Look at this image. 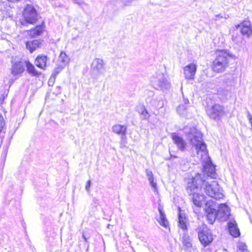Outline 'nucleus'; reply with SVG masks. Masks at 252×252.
<instances>
[{"mask_svg":"<svg viewBox=\"0 0 252 252\" xmlns=\"http://www.w3.org/2000/svg\"><path fill=\"white\" fill-rule=\"evenodd\" d=\"M184 131L192 146V151L202 160L203 176L197 173L194 177L187 180V192L189 196L196 208H193L195 213L199 211V209L204 203H206L204 195L199 191L202 189L209 196L216 199L220 198L219 185L215 181L211 184L206 181L209 178L216 179L217 173L215 166L212 163L208 155L207 147L202 139V133L194 127L186 126Z\"/></svg>","mask_w":252,"mask_h":252,"instance_id":"f257e3e1","label":"nucleus"},{"mask_svg":"<svg viewBox=\"0 0 252 252\" xmlns=\"http://www.w3.org/2000/svg\"><path fill=\"white\" fill-rule=\"evenodd\" d=\"M229 220L227 229L230 234L233 237H238L240 235L239 229L235 219L230 213V209L226 204L221 203V221Z\"/></svg>","mask_w":252,"mask_h":252,"instance_id":"f03ea898","label":"nucleus"},{"mask_svg":"<svg viewBox=\"0 0 252 252\" xmlns=\"http://www.w3.org/2000/svg\"><path fill=\"white\" fill-rule=\"evenodd\" d=\"M150 82L155 89L163 91L169 89L171 86L165 75L161 72L153 75L150 78Z\"/></svg>","mask_w":252,"mask_h":252,"instance_id":"7ed1b4c3","label":"nucleus"},{"mask_svg":"<svg viewBox=\"0 0 252 252\" xmlns=\"http://www.w3.org/2000/svg\"><path fill=\"white\" fill-rule=\"evenodd\" d=\"M198 234V239L204 246L206 247L210 245L213 241V236L211 230L205 224H201L196 229Z\"/></svg>","mask_w":252,"mask_h":252,"instance_id":"20e7f679","label":"nucleus"},{"mask_svg":"<svg viewBox=\"0 0 252 252\" xmlns=\"http://www.w3.org/2000/svg\"><path fill=\"white\" fill-rule=\"evenodd\" d=\"M91 74L94 78L97 79L100 75L105 72V63L99 58H96L93 61L91 67Z\"/></svg>","mask_w":252,"mask_h":252,"instance_id":"39448f33","label":"nucleus"},{"mask_svg":"<svg viewBox=\"0 0 252 252\" xmlns=\"http://www.w3.org/2000/svg\"><path fill=\"white\" fill-rule=\"evenodd\" d=\"M23 16L26 23L33 24L37 20V12L31 4H27L23 11Z\"/></svg>","mask_w":252,"mask_h":252,"instance_id":"423d86ee","label":"nucleus"},{"mask_svg":"<svg viewBox=\"0 0 252 252\" xmlns=\"http://www.w3.org/2000/svg\"><path fill=\"white\" fill-rule=\"evenodd\" d=\"M237 59V56L229 50H221V71L229 66L231 62Z\"/></svg>","mask_w":252,"mask_h":252,"instance_id":"0eeeda50","label":"nucleus"},{"mask_svg":"<svg viewBox=\"0 0 252 252\" xmlns=\"http://www.w3.org/2000/svg\"><path fill=\"white\" fill-rule=\"evenodd\" d=\"M213 201H206L204 209L206 213V218L210 224H213L215 221L218 212L213 206Z\"/></svg>","mask_w":252,"mask_h":252,"instance_id":"6e6552de","label":"nucleus"},{"mask_svg":"<svg viewBox=\"0 0 252 252\" xmlns=\"http://www.w3.org/2000/svg\"><path fill=\"white\" fill-rule=\"evenodd\" d=\"M206 111L209 116L215 120H219L220 118V106L219 104H215L211 107L207 106Z\"/></svg>","mask_w":252,"mask_h":252,"instance_id":"1a4fd4ad","label":"nucleus"},{"mask_svg":"<svg viewBox=\"0 0 252 252\" xmlns=\"http://www.w3.org/2000/svg\"><path fill=\"white\" fill-rule=\"evenodd\" d=\"M171 137L178 149L181 151H184L187 146V143L184 139L179 134L175 132L171 133Z\"/></svg>","mask_w":252,"mask_h":252,"instance_id":"9d476101","label":"nucleus"},{"mask_svg":"<svg viewBox=\"0 0 252 252\" xmlns=\"http://www.w3.org/2000/svg\"><path fill=\"white\" fill-rule=\"evenodd\" d=\"M196 65L194 63H190L184 68V73L186 79H193L196 71Z\"/></svg>","mask_w":252,"mask_h":252,"instance_id":"9b49d317","label":"nucleus"},{"mask_svg":"<svg viewBox=\"0 0 252 252\" xmlns=\"http://www.w3.org/2000/svg\"><path fill=\"white\" fill-rule=\"evenodd\" d=\"M238 27L241 28V33L243 35L249 37L252 35V27L249 21H244L241 25Z\"/></svg>","mask_w":252,"mask_h":252,"instance_id":"f8f14e48","label":"nucleus"},{"mask_svg":"<svg viewBox=\"0 0 252 252\" xmlns=\"http://www.w3.org/2000/svg\"><path fill=\"white\" fill-rule=\"evenodd\" d=\"M112 131L121 136V138L124 139L126 137L127 126L119 124H116L112 127Z\"/></svg>","mask_w":252,"mask_h":252,"instance_id":"ddd939ff","label":"nucleus"},{"mask_svg":"<svg viewBox=\"0 0 252 252\" xmlns=\"http://www.w3.org/2000/svg\"><path fill=\"white\" fill-rule=\"evenodd\" d=\"M24 64L22 62H16L13 63L11 69V73L14 76L20 74L24 71Z\"/></svg>","mask_w":252,"mask_h":252,"instance_id":"4468645a","label":"nucleus"},{"mask_svg":"<svg viewBox=\"0 0 252 252\" xmlns=\"http://www.w3.org/2000/svg\"><path fill=\"white\" fill-rule=\"evenodd\" d=\"M136 110L140 115L143 120H148L150 117V115L143 104H138L136 106Z\"/></svg>","mask_w":252,"mask_h":252,"instance_id":"2eb2a0df","label":"nucleus"},{"mask_svg":"<svg viewBox=\"0 0 252 252\" xmlns=\"http://www.w3.org/2000/svg\"><path fill=\"white\" fill-rule=\"evenodd\" d=\"M47 57L43 55H38L35 60V64L39 68L44 69L46 66Z\"/></svg>","mask_w":252,"mask_h":252,"instance_id":"dca6fc26","label":"nucleus"},{"mask_svg":"<svg viewBox=\"0 0 252 252\" xmlns=\"http://www.w3.org/2000/svg\"><path fill=\"white\" fill-rule=\"evenodd\" d=\"M41 42L39 40L27 41L26 43V48L31 53H32L37 48H39Z\"/></svg>","mask_w":252,"mask_h":252,"instance_id":"f3484780","label":"nucleus"},{"mask_svg":"<svg viewBox=\"0 0 252 252\" xmlns=\"http://www.w3.org/2000/svg\"><path fill=\"white\" fill-rule=\"evenodd\" d=\"M178 226L180 228H182L183 231H187V226L186 218L185 216H183L181 213V208L178 207Z\"/></svg>","mask_w":252,"mask_h":252,"instance_id":"a211bd4d","label":"nucleus"},{"mask_svg":"<svg viewBox=\"0 0 252 252\" xmlns=\"http://www.w3.org/2000/svg\"><path fill=\"white\" fill-rule=\"evenodd\" d=\"M220 51L219 50H217L216 53L217 55V57L216 59L213 61V64L212 65V67L213 70L215 71L219 72L220 70Z\"/></svg>","mask_w":252,"mask_h":252,"instance_id":"6ab92c4d","label":"nucleus"},{"mask_svg":"<svg viewBox=\"0 0 252 252\" xmlns=\"http://www.w3.org/2000/svg\"><path fill=\"white\" fill-rule=\"evenodd\" d=\"M158 210L160 216L159 219L158 220L161 225L166 228L168 225V222L166 218L164 211H163V209L160 207H158Z\"/></svg>","mask_w":252,"mask_h":252,"instance_id":"aec40b11","label":"nucleus"},{"mask_svg":"<svg viewBox=\"0 0 252 252\" xmlns=\"http://www.w3.org/2000/svg\"><path fill=\"white\" fill-rule=\"evenodd\" d=\"M27 70L32 76H37L40 74L35 68L34 66L29 62L26 63Z\"/></svg>","mask_w":252,"mask_h":252,"instance_id":"412c9836","label":"nucleus"},{"mask_svg":"<svg viewBox=\"0 0 252 252\" xmlns=\"http://www.w3.org/2000/svg\"><path fill=\"white\" fill-rule=\"evenodd\" d=\"M182 242L184 247H188V248L192 247L191 239L189 235L185 232L183 233Z\"/></svg>","mask_w":252,"mask_h":252,"instance_id":"4be33fe9","label":"nucleus"},{"mask_svg":"<svg viewBox=\"0 0 252 252\" xmlns=\"http://www.w3.org/2000/svg\"><path fill=\"white\" fill-rule=\"evenodd\" d=\"M43 31V27L42 25L36 26L34 29L30 31V34L33 37L40 35Z\"/></svg>","mask_w":252,"mask_h":252,"instance_id":"5701e85b","label":"nucleus"},{"mask_svg":"<svg viewBox=\"0 0 252 252\" xmlns=\"http://www.w3.org/2000/svg\"><path fill=\"white\" fill-rule=\"evenodd\" d=\"M59 60L63 64V65H65L66 63H67L69 61L68 56L64 52H62L60 53L59 56Z\"/></svg>","mask_w":252,"mask_h":252,"instance_id":"b1692460","label":"nucleus"},{"mask_svg":"<svg viewBox=\"0 0 252 252\" xmlns=\"http://www.w3.org/2000/svg\"><path fill=\"white\" fill-rule=\"evenodd\" d=\"M148 179L149 181L150 185H151V186L154 189V191H155V192L157 191L158 189H157V183L154 182V177H152L151 178H148Z\"/></svg>","mask_w":252,"mask_h":252,"instance_id":"393cba45","label":"nucleus"},{"mask_svg":"<svg viewBox=\"0 0 252 252\" xmlns=\"http://www.w3.org/2000/svg\"><path fill=\"white\" fill-rule=\"evenodd\" d=\"M237 248L239 250L242 251L243 252H244L247 250V246L246 244L242 242H239L237 245Z\"/></svg>","mask_w":252,"mask_h":252,"instance_id":"a878e982","label":"nucleus"},{"mask_svg":"<svg viewBox=\"0 0 252 252\" xmlns=\"http://www.w3.org/2000/svg\"><path fill=\"white\" fill-rule=\"evenodd\" d=\"M63 69L62 67L59 66L56 68H55L52 75L56 77V76L62 71Z\"/></svg>","mask_w":252,"mask_h":252,"instance_id":"bb28decb","label":"nucleus"},{"mask_svg":"<svg viewBox=\"0 0 252 252\" xmlns=\"http://www.w3.org/2000/svg\"><path fill=\"white\" fill-rule=\"evenodd\" d=\"M56 77L51 75L50 79H49L48 84L49 86H52L55 82Z\"/></svg>","mask_w":252,"mask_h":252,"instance_id":"cd10ccee","label":"nucleus"},{"mask_svg":"<svg viewBox=\"0 0 252 252\" xmlns=\"http://www.w3.org/2000/svg\"><path fill=\"white\" fill-rule=\"evenodd\" d=\"M247 114L248 119L251 125V129L252 130V115L250 114V113L249 111L247 112Z\"/></svg>","mask_w":252,"mask_h":252,"instance_id":"c85d7f7f","label":"nucleus"},{"mask_svg":"<svg viewBox=\"0 0 252 252\" xmlns=\"http://www.w3.org/2000/svg\"><path fill=\"white\" fill-rule=\"evenodd\" d=\"M146 175L147 176V178H151L152 177H154L153 173H152V172L151 170H149L148 169H146Z\"/></svg>","mask_w":252,"mask_h":252,"instance_id":"c756f323","label":"nucleus"},{"mask_svg":"<svg viewBox=\"0 0 252 252\" xmlns=\"http://www.w3.org/2000/svg\"><path fill=\"white\" fill-rule=\"evenodd\" d=\"M91 181L90 180H88L87 183H86V186H85V189H86V190L87 191H89L90 190V187H91Z\"/></svg>","mask_w":252,"mask_h":252,"instance_id":"7c9ffc66","label":"nucleus"},{"mask_svg":"<svg viewBox=\"0 0 252 252\" xmlns=\"http://www.w3.org/2000/svg\"><path fill=\"white\" fill-rule=\"evenodd\" d=\"M184 249L186 252H192V251H194L192 247L189 248H188V247H184Z\"/></svg>","mask_w":252,"mask_h":252,"instance_id":"2f4dec72","label":"nucleus"},{"mask_svg":"<svg viewBox=\"0 0 252 252\" xmlns=\"http://www.w3.org/2000/svg\"><path fill=\"white\" fill-rule=\"evenodd\" d=\"M73 2H74L78 4L79 5H80L81 4V2L80 0H72Z\"/></svg>","mask_w":252,"mask_h":252,"instance_id":"473e14b6","label":"nucleus"},{"mask_svg":"<svg viewBox=\"0 0 252 252\" xmlns=\"http://www.w3.org/2000/svg\"><path fill=\"white\" fill-rule=\"evenodd\" d=\"M184 102L185 104H187L189 103V99L188 98H184Z\"/></svg>","mask_w":252,"mask_h":252,"instance_id":"72a5a7b5","label":"nucleus"},{"mask_svg":"<svg viewBox=\"0 0 252 252\" xmlns=\"http://www.w3.org/2000/svg\"><path fill=\"white\" fill-rule=\"evenodd\" d=\"M82 237H83V239H84L86 243H88V238H87L84 234H83Z\"/></svg>","mask_w":252,"mask_h":252,"instance_id":"f704fd0d","label":"nucleus"},{"mask_svg":"<svg viewBox=\"0 0 252 252\" xmlns=\"http://www.w3.org/2000/svg\"><path fill=\"white\" fill-rule=\"evenodd\" d=\"M182 108H184V109H186V107H184V105H180L179 106L178 109H177V111H179L181 109H182Z\"/></svg>","mask_w":252,"mask_h":252,"instance_id":"c9c22d12","label":"nucleus"},{"mask_svg":"<svg viewBox=\"0 0 252 252\" xmlns=\"http://www.w3.org/2000/svg\"><path fill=\"white\" fill-rule=\"evenodd\" d=\"M93 202H94L95 204H97V200L96 198H94L93 199Z\"/></svg>","mask_w":252,"mask_h":252,"instance_id":"e433bc0d","label":"nucleus"},{"mask_svg":"<svg viewBox=\"0 0 252 252\" xmlns=\"http://www.w3.org/2000/svg\"><path fill=\"white\" fill-rule=\"evenodd\" d=\"M170 158H171L172 157H173V158H177L176 156L172 155L170 153Z\"/></svg>","mask_w":252,"mask_h":252,"instance_id":"4c0bfd02","label":"nucleus"},{"mask_svg":"<svg viewBox=\"0 0 252 252\" xmlns=\"http://www.w3.org/2000/svg\"><path fill=\"white\" fill-rule=\"evenodd\" d=\"M220 204H218V208H219V209H220Z\"/></svg>","mask_w":252,"mask_h":252,"instance_id":"58836bf2","label":"nucleus"},{"mask_svg":"<svg viewBox=\"0 0 252 252\" xmlns=\"http://www.w3.org/2000/svg\"><path fill=\"white\" fill-rule=\"evenodd\" d=\"M21 23H22V25H25V24H24V23L23 22H21Z\"/></svg>","mask_w":252,"mask_h":252,"instance_id":"ea45409f","label":"nucleus"}]
</instances>
